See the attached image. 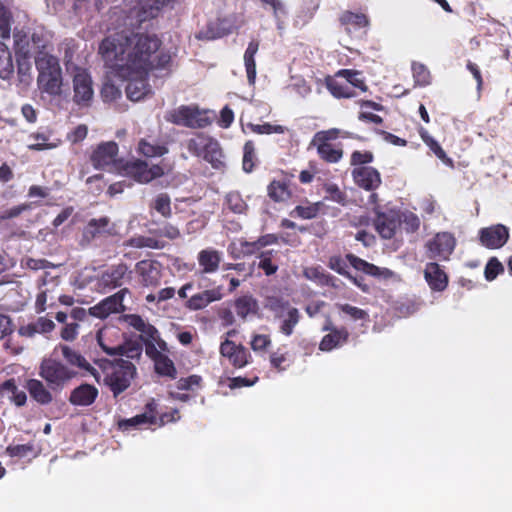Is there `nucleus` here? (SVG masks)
<instances>
[{
    "mask_svg": "<svg viewBox=\"0 0 512 512\" xmlns=\"http://www.w3.org/2000/svg\"><path fill=\"white\" fill-rule=\"evenodd\" d=\"M161 45L156 35L145 33H117L100 43L99 53L106 66L116 76L128 80L125 90L131 101H140L152 93L148 83L150 71L170 67L171 54L160 50Z\"/></svg>",
    "mask_w": 512,
    "mask_h": 512,
    "instance_id": "1",
    "label": "nucleus"
},
{
    "mask_svg": "<svg viewBox=\"0 0 512 512\" xmlns=\"http://www.w3.org/2000/svg\"><path fill=\"white\" fill-rule=\"evenodd\" d=\"M38 71L37 85L42 93L59 96L62 93L63 76L59 59L51 54L35 56Z\"/></svg>",
    "mask_w": 512,
    "mask_h": 512,
    "instance_id": "2",
    "label": "nucleus"
},
{
    "mask_svg": "<svg viewBox=\"0 0 512 512\" xmlns=\"http://www.w3.org/2000/svg\"><path fill=\"white\" fill-rule=\"evenodd\" d=\"M100 367L105 374L104 383L109 387L114 397L127 390L136 375L135 365L122 358L114 361L104 360Z\"/></svg>",
    "mask_w": 512,
    "mask_h": 512,
    "instance_id": "3",
    "label": "nucleus"
},
{
    "mask_svg": "<svg viewBox=\"0 0 512 512\" xmlns=\"http://www.w3.org/2000/svg\"><path fill=\"white\" fill-rule=\"evenodd\" d=\"M180 419V413L177 408L170 412H164L157 417V403L155 399H150L145 405V412L132 418L121 419L118 421V429L125 432L144 425H158L162 427L167 423L176 422Z\"/></svg>",
    "mask_w": 512,
    "mask_h": 512,
    "instance_id": "4",
    "label": "nucleus"
},
{
    "mask_svg": "<svg viewBox=\"0 0 512 512\" xmlns=\"http://www.w3.org/2000/svg\"><path fill=\"white\" fill-rule=\"evenodd\" d=\"M266 308L279 321V332L287 337L291 336L301 320V313L298 308L292 306L289 300L280 296L267 297Z\"/></svg>",
    "mask_w": 512,
    "mask_h": 512,
    "instance_id": "5",
    "label": "nucleus"
},
{
    "mask_svg": "<svg viewBox=\"0 0 512 512\" xmlns=\"http://www.w3.org/2000/svg\"><path fill=\"white\" fill-rule=\"evenodd\" d=\"M77 375L76 369L68 367L62 361L52 357L43 359L39 366V376L47 382L52 390L63 389Z\"/></svg>",
    "mask_w": 512,
    "mask_h": 512,
    "instance_id": "6",
    "label": "nucleus"
},
{
    "mask_svg": "<svg viewBox=\"0 0 512 512\" xmlns=\"http://www.w3.org/2000/svg\"><path fill=\"white\" fill-rule=\"evenodd\" d=\"M116 170L120 175L131 178L140 184L150 183L164 175V169L161 165L153 164L149 167L148 163L141 159H120L116 163Z\"/></svg>",
    "mask_w": 512,
    "mask_h": 512,
    "instance_id": "7",
    "label": "nucleus"
},
{
    "mask_svg": "<svg viewBox=\"0 0 512 512\" xmlns=\"http://www.w3.org/2000/svg\"><path fill=\"white\" fill-rule=\"evenodd\" d=\"M165 119L172 124L194 129L205 128L211 123L207 116L202 115L198 107L187 105H181L169 111Z\"/></svg>",
    "mask_w": 512,
    "mask_h": 512,
    "instance_id": "8",
    "label": "nucleus"
},
{
    "mask_svg": "<svg viewBox=\"0 0 512 512\" xmlns=\"http://www.w3.org/2000/svg\"><path fill=\"white\" fill-rule=\"evenodd\" d=\"M73 101L81 107H89L94 97L93 81L87 69L75 67L72 77Z\"/></svg>",
    "mask_w": 512,
    "mask_h": 512,
    "instance_id": "9",
    "label": "nucleus"
},
{
    "mask_svg": "<svg viewBox=\"0 0 512 512\" xmlns=\"http://www.w3.org/2000/svg\"><path fill=\"white\" fill-rule=\"evenodd\" d=\"M127 294H130L128 288H121L116 293L102 299L99 303L89 308L90 315L104 320L112 314H120L126 311L123 301Z\"/></svg>",
    "mask_w": 512,
    "mask_h": 512,
    "instance_id": "10",
    "label": "nucleus"
},
{
    "mask_svg": "<svg viewBox=\"0 0 512 512\" xmlns=\"http://www.w3.org/2000/svg\"><path fill=\"white\" fill-rule=\"evenodd\" d=\"M130 274L131 271L125 263L111 265L99 276L98 286L104 293L120 288L130 280Z\"/></svg>",
    "mask_w": 512,
    "mask_h": 512,
    "instance_id": "11",
    "label": "nucleus"
},
{
    "mask_svg": "<svg viewBox=\"0 0 512 512\" xmlns=\"http://www.w3.org/2000/svg\"><path fill=\"white\" fill-rule=\"evenodd\" d=\"M456 246V239L450 232H439L430 239L425 247L430 259L448 260Z\"/></svg>",
    "mask_w": 512,
    "mask_h": 512,
    "instance_id": "12",
    "label": "nucleus"
},
{
    "mask_svg": "<svg viewBox=\"0 0 512 512\" xmlns=\"http://www.w3.org/2000/svg\"><path fill=\"white\" fill-rule=\"evenodd\" d=\"M135 272L142 286L156 288L161 284L163 265L157 260L144 259L136 263Z\"/></svg>",
    "mask_w": 512,
    "mask_h": 512,
    "instance_id": "13",
    "label": "nucleus"
},
{
    "mask_svg": "<svg viewBox=\"0 0 512 512\" xmlns=\"http://www.w3.org/2000/svg\"><path fill=\"white\" fill-rule=\"evenodd\" d=\"M480 244L487 249H499L509 240V228L503 224H494L481 228L478 232Z\"/></svg>",
    "mask_w": 512,
    "mask_h": 512,
    "instance_id": "14",
    "label": "nucleus"
},
{
    "mask_svg": "<svg viewBox=\"0 0 512 512\" xmlns=\"http://www.w3.org/2000/svg\"><path fill=\"white\" fill-rule=\"evenodd\" d=\"M374 215L373 224L380 237L383 239H392L400 225L399 212L395 210L384 212L379 208H375Z\"/></svg>",
    "mask_w": 512,
    "mask_h": 512,
    "instance_id": "15",
    "label": "nucleus"
},
{
    "mask_svg": "<svg viewBox=\"0 0 512 512\" xmlns=\"http://www.w3.org/2000/svg\"><path fill=\"white\" fill-rule=\"evenodd\" d=\"M221 356L228 359L229 363L236 369H241L251 361V354L242 344L226 339L220 344Z\"/></svg>",
    "mask_w": 512,
    "mask_h": 512,
    "instance_id": "16",
    "label": "nucleus"
},
{
    "mask_svg": "<svg viewBox=\"0 0 512 512\" xmlns=\"http://www.w3.org/2000/svg\"><path fill=\"white\" fill-rule=\"evenodd\" d=\"M118 150L115 141L102 142L92 152L90 161L96 169H103L109 165L116 169V163L120 160L117 159Z\"/></svg>",
    "mask_w": 512,
    "mask_h": 512,
    "instance_id": "17",
    "label": "nucleus"
},
{
    "mask_svg": "<svg viewBox=\"0 0 512 512\" xmlns=\"http://www.w3.org/2000/svg\"><path fill=\"white\" fill-rule=\"evenodd\" d=\"M323 331H328L319 343V350L323 352H330L333 349L341 347L349 339V332L345 327H336L331 320H328L322 328Z\"/></svg>",
    "mask_w": 512,
    "mask_h": 512,
    "instance_id": "18",
    "label": "nucleus"
},
{
    "mask_svg": "<svg viewBox=\"0 0 512 512\" xmlns=\"http://www.w3.org/2000/svg\"><path fill=\"white\" fill-rule=\"evenodd\" d=\"M351 176L354 183L365 191H375L382 184L380 172L372 166L355 167Z\"/></svg>",
    "mask_w": 512,
    "mask_h": 512,
    "instance_id": "19",
    "label": "nucleus"
},
{
    "mask_svg": "<svg viewBox=\"0 0 512 512\" xmlns=\"http://www.w3.org/2000/svg\"><path fill=\"white\" fill-rule=\"evenodd\" d=\"M198 263L201 267L200 276L198 279V288H207V278L203 275L206 273H214L218 270L221 262V253L218 250L207 248L198 253Z\"/></svg>",
    "mask_w": 512,
    "mask_h": 512,
    "instance_id": "20",
    "label": "nucleus"
},
{
    "mask_svg": "<svg viewBox=\"0 0 512 512\" xmlns=\"http://www.w3.org/2000/svg\"><path fill=\"white\" fill-rule=\"evenodd\" d=\"M116 233V226L107 216L93 218L88 221L83 229V238L92 241L96 238L109 237Z\"/></svg>",
    "mask_w": 512,
    "mask_h": 512,
    "instance_id": "21",
    "label": "nucleus"
},
{
    "mask_svg": "<svg viewBox=\"0 0 512 512\" xmlns=\"http://www.w3.org/2000/svg\"><path fill=\"white\" fill-rule=\"evenodd\" d=\"M223 298V287L221 285L205 289L194 294L185 302V307L191 311L202 310L209 304Z\"/></svg>",
    "mask_w": 512,
    "mask_h": 512,
    "instance_id": "22",
    "label": "nucleus"
},
{
    "mask_svg": "<svg viewBox=\"0 0 512 512\" xmlns=\"http://www.w3.org/2000/svg\"><path fill=\"white\" fill-rule=\"evenodd\" d=\"M58 350L61 351V355L68 367H72L73 369L78 368L96 377V369L86 360V358L80 352L64 344H59L58 346H56L54 349V353H56Z\"/></svg>",
    "mask_w": 512,
    "mask_h": 512,
    "instance_id": "23",
    "label": "nucleus"
},
{
    "mask_svg": "<svg viewBox=\"0 0 512 512\" xmlns=\"http://www.w3.org/2000/svg\"><path fill=\"white\" fill-rule=\"evenodd\" d=\"M424 278L433 291L442 292L448 286V275L436 262H429L424 269Z\"/></svg>",
    "mask_w": 512,
    "mask_h": 512,
    "instance_id": "24",
    "label": "nucleus"
},
{
    "mask_svg": "<svg viewBox=\"0 0 512 512\" xmlns=\"http://www.w3.org/2000/svg\"><path fill=\"white\" fill-rule=\"evenodd\" d=\"M346 259L354 269L375 278L389 279L393 276V272L390 269L378 267L354 254H347Z\"/></svg>",
    "mask_w": 512,
    "mask_h": 512,
    "instance_id": "25",
    "label": "nucleus"
},
{
    "mask_svg": "<svg viewBox=\"0 0 512 512\" xmlns=\"http://www.w3.org/2000/svg\"><path fill=\"white\" fill-rule=\"evenodd\" d=\"M97 340L100 347L105 351L108 355H120L126 356L127 358L135 359L140 358L142 354V345L136 341H128L124 344L110 347L107 346L102 339V333L99 332L97 334Z\"/></svg>",
    "mask_w": 512,
    "mask_h": 512,
    "instance_id": "26",
    "label": "nucleus"
},
{
    "mask_svg": "<svg viewBox=\"0 0 512 512\" xmlns=\"http://www.w3.org/2000/svg\"><path fill=\"white\" fill-rule=\"evenodd\" d=\"M98 395L99 391L96 386L83 383L71 391L69 402L74 406H90L95 402Z\"/></svg>",
    "mask_w": 512,
    "mask_h": 512,
    "instance_id": "27",
    "label": "nucleus"
},
{
    "mask_svg": "<svg viewBox=\"0 0 512 512\" xmlns=\"http://www.w3.org/2000/svg\"><path fill=\"white\" fill-rule=\"evenodd\" d=\"M128 324L134 328L136 331L140 332V339L143 341H162L159 337V332L155 326L146 322L140 315L138 314H129L125 316Z\"/></svg>",
    "mask_w": 512,
    "mask_h": 512,
    "instance_id": "28",
    "label": "nucleus"
},
{
    "mask_svg": "<svg viewBox=\"0 0 512 512\" xmlns=\"http://www.w3.org/2000/svg\"><path fill=\"white\" fill-rule=\"evenodd\" d=\"M279 251L274 249L263 250L258 255V268L263 271L265 276H272L279 269Z\"/></svg>",
    "mask_w": 512,
    "mask_h": 512,
    "instance_id": "29",
    "label": "nucleus"
},
{
    "mask_svg": "<svg viewBox=\"0 0 512 512\" xmlns=\"http://www.w3.org/2000/svg\"><path fill=\"white\" fill-rule=\"evenodd\" d=\"M337 78L338 77H336L335 74L334 76L328 75L324 79L325 87L333 97L337 99H349L357 95L355 90L351 86H349L346 83L338 81Z\"/></svg>",
    "mask_w": 512,
    "mask_h": 512,
    "instance_id": "30",
    "label": "nucleus"
},
{
    "mask_svg": "<svg viewBox=\"0 0 512 512\" xmlns=\"http://www.w3.org/2000/svg\"><path fill=\"white\" fill-rule=\"evenodd\" d=\"M419 135L425 145L442 163L449 167H454L453 160L447 155L438 141H436L425 128L421 127L419 129Z\"/></svg>",
    "mask_w": 512,
    "mask_h": 512,
    "instance_id": "31",
    "label": "nucleus"
},
{
    "mask_svg": "<svg viewBox=\"0 0 512 512\" xmlns=\"http://www.w3.org/2000/svg\"><path fill=\"white\" fill-rule=\"evenodd\" d=\"M267 192L274 202H285L292 197L290 182L286 179L271 181L267 187Z\"/></svg>",
    "mask_w": 512,
    "mask_h": 512,
    "instance_id": "32",
    "label": "nucleus"
},
{
    "mask_svg": "<svg viewBox=\"0 0 512 512\" xmlns=\"http://www.w3.org/2000/svg\"><path fill=\"white\" fill-rule=\"evenodd\" d=\"M26 389L33 400L41 405H47L53 400L50 391L38 379H29L26 383Z\"/></svg>",
    "mask_w": 512,
    "mask_h": 512,
    "instance_id": "33",
    "label": "nucleus"
},
{
    "mask_svg": "<svg viewBox=\"0 0 512 512\" xmlns=\"http://www.w3.org/2000/svg\"><path fill=\"white\" fill-rule=\"evenodd\" d=\"M259 49V42L252 40L244 53V64L247 74V80L250 85H254L256 81V62L255 55Z\"/></svg>",
    "mask_w": 512,
    "mask_h": 512,
    "instance_id": "34",
    "label": "nucleus"
},
{
    "mask_svg": "<svg viewBox=\"0 0 512 512\" xmlns=\"http://www.w3.org/2000/svg\"><path fill=\"white\" fill-rule=\"evenodd\" d=\"M317 149V154L321 160L326 163L334 164L338 163L344 154L342 145L333 144H312Z\"/></svg>",
    "mask_w": 512,
    "mask_h": 512,
    "instance_id": "35",
    "label": "nucleus"
},
{
    "mask_svg": "<svg viewBox=\"0 0 512 512\" xmlns=\"http://www.w3.org/2000/svg\"><path fill=\"white\" fill-rule=\"evenodd\" d=\"M234 309L237 316L245 320L248 315L257 313L259 306L252 295H243L235 299Z\"/></svg>",
    "mask_w": 512,
    "mask_h": 512,
    "instance_id": "36",
    "label": "nucleus"
},
{
    "mask_svg": "<svg viewBox=\"0 0 512 512\" xmlns=\"http://www.w3.org/2000/svg\"><path fill=\"white\" fill-rule=\"evenodd\" d=\"M29 34L31 38V47L33 49V54L35 56L49 54L46 51L50 42L48 33L43 28H36L33 29L32 32H29Z\"/></svg>",
    "mask_w": 512,
    "mask_h": 512,
    "instance_id": "37",
    "label": "nucleus"
},
{
    "mask_svg": "<svg viewBox=\"0 0 512 512\" xmlns=\"http://www.w3.org/2000/svg\"><path fill=\"white\" fill-rule=\"evenodd\" d=\"M202 157L205 161L209 162L214 169H222L225 166L221 147L214 139L209 143Z\"/></svg>",
    "mask_w": 512,
    "mask_h": 512,
    "instance_id": "38",
    "label": "nucleus"
},
{
    "mask_svg": "<svg viewBox=\"0 0 512 512\" xmlns=\"http://www.w3.org/2000/svg\"><path fill=\"white\" fill-rule=\"evenodd\" d=\"M361 72L354 69H340L336 72V77H340L346 80V84L351 86L353 89L357 88L362 92L368 90V86L365 80L361 78Z\"/></svg>",
    "mask_w": 512,
    "mask_h": 512,
    "instance_id": "39",
    "label": "nucleus"
},
{
    "mask_svg": "<svg viewBox=\"0 0 512 512\" xmlns=\"http://www.w3.org/2000/svg\"><path fill=\"white\" fill-rule=\"evenodd\" d=\"M13 36L15 54L31 56L33 54V49L31 47V38L29 32L16 29Z\"/></svg>",
    "mask_w": 512,
    "mask_h": 512,
    "instance_id": "40",
    "label": "nucleus"
},
{
    "mask_svg": "<svg viewBox=\"0 0 512 512\" xmlns=\"http://www.w3.org/2000/svg\"><path fill=\"white\" fill-rule=\"evenodd\" d=\"M305 276L308 279L317 282L319 285L330 286L334 288L338 287V278L329 273H326L322 268H310L305 271Z\"/></svg>",
    "mask_w": 512,
    "mask_h": 512,
    "instance_id": "41",
    "label": "nucleus"
},
{
    "mask_svg": "<svg viewBox=\"0 0 512 512\" xmlns=\"http://www.w3.org/2000/svg\"><path fill=\"white\" fill-rule=\"evenodd\" d=\"M238 244L239 247L235 248V251L232 252V257L234 259L250 257L255 254L259 255V253L263 251L258 243V239L254 241L240 239Z\"/></svg>",
    "mask_w": 512,
    "mask_h": 512,
    "instance_id": "42",
    "label": "nucleus"
},
{
    "mask_svg": "<svg viewBox=\"0 0 512 512\" xmlns=\"http://www.w3.org/2000/svg\"><path fill=\"white\" fill-rule=\"evenodd\" d=\"M154 369L155 372L162 377L175 379L177 376V369L174 362L166 354H163L154 361Z\"/></svg>",
    "mask_w": 512,
    "mask_h": 512,
    "instance_id": "43",
    "label": "nucleus"
},
{
    "mask_svg": "<svg viewBox=\"0 0 512 512\" xmlns=\"http://www.w3.org/2000/svg\"><path fill=\"white\" fill-rule=\"evenodd\" d=\"M14 72V64L8 47L0 42V78L8 79Z\"/></svg>",
    "mask_w": 512,
    "mask_h": 512,
    "instance_id": "44",
    "label": "nucleus"
},
{
    "mask_svg": "<svg viewBox=\"0 0 512 512\" xmlns=\"http://www.w3.org/2000/svg\"><path fill=\"white\" fill-rule=\"evenodd\" d=\"M137 152L147 158L160 157L168 153V148L165 145L152 144L146 139H141Z\"/></svg>",
    "mask_w": 512,
    "mask_h": 512,
    "instance_id": "45",
    "label": "nucleus"
},
{
    "mask_svg": "<svg viewBox=\"0 0 512 512\" xmlns=\"http://www.w3.org/2000/svg\"><path fill=\"white\" fill-rule=\"evenodd\" d=\"M213 138L208 137L202 133L197 134L196 137L191 138L187 142V150L190 154L201 157L207 149L209 143Z\"/></svg>",
    "mask_w": 512,
    "mask_h": 512,
    "instance_id": "46",
    "label": "nucleus"
},
{
    "mask_svg": "<svg viewBox=\"0 0 512 512\" xmlns=\"http://www.w3.org/2000/svg\"><path fill=\"white\" fill-rule=\"evenodd\" d=\"M339 21L342 25H351L356 28H365L369 25V19L365 14L351 11H344L340 15Z\"/></svg>",
    "mask_w": 512,
    "mask_h": 512,
    "instance_id": "47",
    "label": "nucleus"
},
{
    "mask_svg": "<svg viewBox=\"0 0 512 512\" xmlns=\"http://www.w3.org/2000/svg\"><path fill=\"white\" fill-rule=\"evenodd\" d=\"M323 207L324 204L322 202L310 203L306 206L297 205L291 215L302 219H313L318 216Z\"/></svg>",
    "mask_w": 512,
    "mask_h": 512,
    "instance_id": "48",
    "label": "nucleus"
},
{
    "mask_svg": "<svg viewBox=\"0 0 512 512\" xmlns=\"http://www.w3.org/2000/svg\"><path fill=\"white\" fill-rule=\"evenodd\" d=\"M1 389L12 394L11 399L17 406L25 405L27 401L26 393L18 389L14 378L8 379L5 382H3V384L1 385Z\"/></svg>",
    "mask_w": 512,
    "mask_h": 512,
    "instance_id": "49",
    "label": "nucleus"
},
{
    "mask_svg": "<svg viewBox=\"0 0 512 512\" xmlns=\"http://www.w3.org/2000/svg\"><path fill=\"white\" fill-rule=\"evenodd\" d=\"M128 244L134 248H151V249H162L164 248V242L147 236H135L129 239Z\"/></svg>",
    "mask_w": 512,
    "mask_h": 512,
    "instance_id": "50",
    "label": "nucleus"
},
{
    "mask_svg": "<svg viewBox=\"0 0 512 512\" xmlns=\"http://www.w3.org/2000/svg\"><path fill=\"white\" fill-rule=\"evenodd\" d=\"M340 312L348 316L353 321H369V314L366 310L353 306L351 304H337Z\"/></svg>",
    "mask_w": 512,
    "mask_h": 512,
    "instance_id": "51",
    "label": "nucleus"
},
{
    "mask_svg": "<svg viewBox=\"0 0 512 512\" xmlns=\"http://www.w3.org/2000/svg\"><path fill=\"white\" fill-rule=\"evenodd\" d=\"M399 218H400V225H402L405 232L415 233L419 230L420 219L415 213H413L411 211H405L402 213L399 212Z\"/></svg>",
    "mask_w": 512,
    "mask_h": 512,
    "instance_id": "52",
    "label": "nucleus"
},
{
    "mask_svg": "<svg viewBox=\"0 0 512 512\" xmlns=\"http://www.w3.org/2000/svg\"><path fill=\"white\" fill-rule=\"evenodd\" d=\"M13 16L8 7L0 1V32L3 39H8L11 33Z\"/></svg>",
    "mask_w": 512,
    "mask_h": 512,
    "instance_id": "53",
    "label": "nucleus"
},
{
    "mask_svg": "<svg viewBox=\"0 0 512 512\" xmlns=\"http://www.w3.org/2000/svg\"><path fill=\"white\" fill-rule=\"evenodd\" d=\"M227 208L233 213L241 214L247 210V204L239 192H229L225 199Z\"/></svg>",
    "mask_w": 512,
    "mask_h": 512,
    "instance_id": "54",
    "label": "nucleus"
},
{
    "mask_svg": "<svg viewBox=\"0 0 512 512\" xmlns=\"http://www.w3.org/2000/svg\"><path fill=\"white\" fill-rule=\"evenodd\" d=\"M152 208L164 218H169L172 215L170 196L167 193L158 194L153 201Z\"/></svg>",
    "mask_w": 512,
    "mask_h": 512,
    "instance_id": "55",
    "label": "nucleus"
},
{
    "mask_svg": "<svg viewBox=\"0 0 512 512\" xmlns=\"http://www.w3.org/2000/svg\"><path fill=\"white\" fill-rule=\"evenodd\" d=\"M256 153L255 145L252 140H248L243 147V170L247 173L252 172L255 166Z\"/></svg>",
    "mask_w": 512,
    "mask_h": 512,
    "instance_id": "56",
    "label": "nucleus"
},
{
    "mask_svg": "<svg viewBox=\"0 0 512 512\" xmlns=\"http://www.w3.org/2000/svg\"><path fill=\"white\" fill-rule=\"evenodd\" d=\"M29 138L33 143L28 144V149L32 151L48 150L56 147V144L49 142V136L45 133H32Z\"/></svg>",
    "mask_w": 512,
    "mask_h": 512,
    "instance_id": "57",
    "label": "nucleus"
},
{
    "mask_svg": "<svg viewBox=\"0 0 512 512\" xmlns=\"http://www.w3.org/2000/svg\"><path fill=\"white\" fill-rule=\"evenodd\" d=\"M248 128L256 134H283L287 131V128L282 125H272L270 123L264 124H253L249 123Z\"/></svg>",
    "mask_w": 512,
    "mask_h": 512,
    "instance_id": "58",
    "label": "nucleus"
},
{
    "mask_svg": "<svg viewBox=\"0 0 512 512\" xmlns=\"http://www.w3.org/2000/svg\"><path fill=\"white\" fill-rule=\"evenodd\" d=\"M288 352H282L281 349H277V351L271 353L270 355V364L271 366L278 370V371H284L289 367V359H288Z\"/></svg>",
    "mask_w": 512,
    "mask_h": 512,
    "instance_id": "59",
    "label": "nucleus"
},
{
    "mask_svg": "<svg viewBox=\"0 0 512 512\" xmlns=\"http://www.w3.org/2000/svg\"><path fill=\"white\" fill-rule=\"evenodd\" d=\"M374 155L371 151H359L355 150L352 152L350 156V164L351 166L361 167L368 166L367 164L373 162Z\"/></svg>",
    "mask_w": 512,
    "mask_h": 512,
    "instance_id": "60",
    "label": "nucleus"
},
{
    "mask_svg": "<svg viewBox=\"0 0 512 512\" xmlns=\"http://www.w3.org/2000/svg\"><path fill=\"white\" fill-rule=\"evenodd\" d=\"M339 134L340 130L337 128L319 131L314 135L311 144H331L330 142L336 140Z\"/></svg>",
    "mask_w": 512,
    "mask_h": 512,
    "instance_id": "61",
    "label": "nucleus"
},
{
    "mask_svg": "<svg viewBox=\"0 0 512 512\" xmlns=\"http://www.w3.org/2000/svg\"><path fill=\"white\" fill-rule=\"evenodd\" d=\"M412 71L415 81L421 85L426 86L430 83V72L427 67L422 63H413Z\"/></svg>",
    "mask_w": 512,
    "mask_h": 512,
    "instance_id": "62",
    "label": "nucleus"
},
{
    "mask_svg": "<svg viewBox=\"0 0 512 512\" xmlns=\"http://www.w3.org/2000/svg\"><path fill=\"white\" fill-rule=\"evenodd\" d=\"M504 271L502 263L496 258L492 257L489 259L485 266V278L488 281L494 280L500 273Z\"/></svg>",
    "mask_w": 512,
    "mask_h": 512,
    "instance_id": "63",
    "label": "nucleus"
},
{
    "mask_svg": "<svg viewBox=\"0 0 512 512\" xmlns=\"http://www.w3.org/2000/svg\"><path fill=\"white\" fill-rule=\"evenodd\" d=\"M101 97L104 102H112L121 97V90L113 83L106 82L101 89Z\"/></svg>",
    "mask_w": 512,
    "mask_h": 512,
    "instance_id": "64",
    "label": "nucleus"
}]
</instances>
